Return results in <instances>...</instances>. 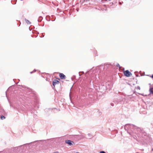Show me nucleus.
Instances as JSON below:
<instances>
[{
  "mask_svg": "<svg viewBox=\"0 0 153 153\" xmlns=\"http://www.w3.org/2000/svg\"><path fill=\"white\" fill-rule=\"evenodd\" d=\"M125 128H129V129L131 128H133L132 129L133 130H131L132 132L129 133L130 135H132V134H131L132 133H135V134L137 133V132L136 131V130H135V129L137 130V127L134 125L130 124H126L125 125Z\"/></svg>",
  "mask_w": 153,
  "mask_h": 153,
  "instance_id": "obj_1",
  "label": "nucleus"
},
{
  "mask_svg": "<svg viewBox=\"0 0 153 153\" xmlns=\"http://www.w3.org/2000/svg\"><path fill=\"white\" fill-rule=\"evenodd\" d=\"M124 75L127 77H129L132 75V74L128 70L124 71Z\"/></svg>",
  "mask_w": 153,
  "mask_h": 153,
  "instance_id": "obj_2",
  "label": "nucleus"
},
{
  "mask_svg": "<svg viewBox=\"0 0 153 153\" xmlns=\"http://www.w3.org/2000/svg\"><path fill=\"white\" fill-rule=\"evenodd\" d=\"M65 143L70 146L72 145L73 144V143H74L73 141L69 140H65Z\"/></svg>",
  "mask_w": 153,
  "mask_h": 153,
  "instance_id": "obj_3",
  "label": "nucleus"
},
{
  "mask_svg": "<svg viewBox=\"0 0 153 153\" xmlns=\"http://www.w3.org/2000/svg\"><path fill=\"white\" fill-rule=\"evenodd\" d=\"M59 81L56 79H55L53 82V86L54 87L55 85L56 84H59Z\"/></svg>",
  "mask_w": 153,
  "mask_h": 153,
  "instance_id": "obj_4",
  "label": "nucleus"
},
{
  "mask_svg": "<svg viewBox=\"0 0 153 153\" xmlns=\"http://www.w3.org/2000/svg\"><path fill=\"white\" fill-rule=\"evenodd\" d=\"M59 76L62 79H64L66 78L65 75L62 73H59Z\"/></svg>",
  "mask_w": 153,
  "mask_h": 153,
  "instance_id": "obj_5",
  "label": "nucleus"
},
{
  "mask_svg": "<svg viewBox=\"0 0 153 153\" xmlns=\"http://www.w3.org/2000/svg\"><path fill=\"white\" fill-rule=\"evenodd\" d=\"M0 112H1L2 114L5 115L6 114L5 111L2 108H1Z\"/></svg>",
  "mask_w": 153,
  "mask_h": 153,
  "instance_id": "obj_6",
  "label": "nucleus"
},
{
  "mask_svg": "<svg viewBox=\"0 0 153 153\" xmlns=\"http://www.w3.org/2000/svg\"><path fill=\"white\" fill-rule=\"evenodd\" d=\"M43 19L42 17L41 16H40L38 19V22H40Z\"/></svg>",
  "mask_w": 153,
  "mask_h": 153,
  "instance_id": "obj_7",
  "label": "nucleus"
},
{
  "mask_svg": "<svg viewBox=\"0 0 153 153\" xmlns=\"http://www.w3.org/2000/svg\"><path fill=\"white\" fill-rule=\"evenodd\" d=\"M150 93L153 94V88H151L149 90Z\"/></svg>",
  "mask_w": 153,
  "mask_h": 153,
  "instance_id": "obj_8",
  "label": "nucleus"
},
{
  "mask_svg": "<svg viewBox=\"0 0 153 153\" xmlns=\"http://www.w3.org/2000/svg\"><path fill=\"white\" fill-rule=\"evenodd\" d=\"M26 23L27 24H31V22L28 20L26 19H25Z\"/></svg>",
  "mask_w": 153,
  "mask_h": 153,
  "instance_id": "obj_9",
  "label": "nucleus"
},
{
  "mask_svg": "<svg viewBox=\"0 0 153 153\" xmlns=\"http://www.w3.org/2000/svg\"><path fill=\"white\" fill-rule=\"evenodd\" d=\"M5 117L3 116V115H1V120H3L4 119H5Z\"/></svg>",
  "mask_w": 153,
  "mask_h": 153,
  "instance_id": "obj_10",
  "label": "nucleus"
},
{
  "mask_svg": "<svg viewBox=\"0 0 153 153\" xmlns=\"http://www.w3.org/2000/svg\"><path fill=\"white\" fill-rule=\"evenodd\" d=\"M50 17L49 16H46V20L48 21H50V19H49Z\"/></svg>",
  "mask_w": 153,
  "mask_h": 153,
  "instance_id": "obj_11",
  "label": "nucleus"
},
{
  "mask_svg": "<svg viewBox=\"0 0 153 153\" xmlns=\"http://www.w3.org/2000/svg\"><path fill=\"white\" fill-rule=\"evenodd\" d=\"M88 135L89 136V137H90V138H91L92 137V135L91 134H88Z\"/></svg>",
  "mask_w": 153,
  "mask_h": 153,
  "instance_id": "obj_12",
  "label": "nucleus"
},
{
  "mask_svg": "<svg viewBox=\"0 0 153 153\" xmlns=\"http://www.w3.org/2000/svg\"><path fill=\"white\" fill-rule=\"evenodd\" d=\"M82 73V74H84V72H79V76H81V74H80V73Z\"/></svg>",
  "mask_w": 153,
  "mask_h": 153,
  "instance_id": "obj_13",
  "label": "nucleus"
},
{
  "mask_svg": "<svg viewBox=\"0 0 153 153\" xmlns=\"http://www.w3.org/2000/svg\"><path fill=\"white\" fill-rule=\"evenodd\" d=\"M36 71V70H34L33 71L31 72H30V74H31L32 73H33V72H35Z\"/></svg>",
  "mask_w": 153,
  "mask_h": 153,
  "instance_id": "obj_14",
  "label": "nucleus"
},
{
  "mask_svg": "<svg viewBox=\"0 0 153 153\" xmlns=\"http://www.w3.org/2000/svg\"><path fill=\"white\" fill-rule=\"evenodd\" d=\"M100 153H106L104 151H101L100 152Z\"/></svg>",
  "mask_w": 153,
  "mask_h": 153,
  "instance_id": "obj_15",
  "label": "nucleus"
},
{
  "mask_svg": "<svg viewBox=\"0 0 153 153\" xmlns=\"http://www.w3.org/2000/svg\"><path fill=\"white\" fill-rule=\"evenodd\" d=\"M117 66L120 68V65L118 64L117 65Z\"/></svg>",
  "mask_w": 153,
  "mask_h": 153,
  "instance_id": "obj_16",
  "label": "nucleus"
},
{
  "mask_svg": "<svg viewBox=\"0 0 153 153\" xmlns=\"http://www.w3.org/2000/svg\"><path fill=\"white\" fill-rule=\"evenodd\" d=\"M111 105L112 106H114V104L113 103H111Z\"/></svg>",
  "mask_w": 153,
  "mask_h": 153,
  "instance_id": "obj_17",
  "label": "nucleus"
},
{
  "mask_svg": "<svg viewBox=\"0 0 153 153\" xmlns=\"http://www.w3.org/2000/svg\"><path fill=\"white\" fill-rule=\"evenodd\" d=\"M119 4H121V2H119Z\"/></svg>",
  "mask_w": 153,
  "mask_h": 153,
  "instance_id": "obj_18",
  "label": "nucleus"
},
{
  "mask_svg": "<svg viewBox=\"0 0 153 153\" xmlns=\"http://www.w3.org/2000/svg\"><path fill=\"white\" fill-rule=\"evenodd\" d=\"M152 78H153V75H152Z\"/></svg>",
  "mask_w": 153,
  "mask_h": 153,
  "instance_id": "obj_19",
  "label": "nucleus"
},
{
  "mask_svg": "<svg viewBox=\"0 0 153 153\" xmlns=\"http://www.w3.org/2000/svg\"><path fill=\"white\" fill-rule=\"evenodd\" d=\"M146 134V133H144V135L145 136Z\"/></svg>",
  "mask_w": 153,
  "mask_h": 153,
  "instance_id": "obj_20",
  "label": "nucleus"
},
{
  "mask_svg": "<svg viewBox=\"0 0 153 153\" xmlns=\"http://www.w3.org/2000/svg\"><path fill=\"white\" fill-rule=\"evenodd\" d=\"M138 88L140 89V87H138Z\"/></svg>",
  "mask_w": 153,
  "mask_h": 153,
  "instance_id": "obj_21",
  "label": "nucleus"
},
{
  "mask_svg": "<svg viewBox=\"0 0 153 153\" xmlns=\"http://www.w3.org/2000/svg\"><path fill=\"white\" fill-rule=\"evenodd\" d=\"M70 98H71V95H70Z\"/></svg>",
  "mask_w": 153,
  "mask_h": 153,
  "instance_id": "obj_22",
  "label": "nucleus"
},
{
  "mask_svg": "<svg viewBox=\"0 0 153 153\" xmlns=\"http://www.w3.org/2000/svg\"><path fill=\"white\" fill-rule=\"evenodd\" d=\"M53 153H59L58 152H53Z\"/></svg>",
  "mask_w": 153,
  "mask_h": 153,
  "instance_id": "obj_23",
  "label": "nucleus"
},
{
  "mask_svg": "<svg viewBox=\"0 0 153 153\" xmlns=\"http://www.w3.org/2000/svg\"><path fill=\"white\" fill-rule=\"evenodd\" d=\"M76 153H79V152H76Z\"/></svg>",
  "mask_w": 153,
  "mask_h": 153,
  "instance_id": "obj_24",
  "label": "nucleus"
},
{
  "mask_svg": "<svg viewBox=\"0 0 153 153\" xmlns=\"http://www.w3.org/2000/svg\"><path fill=\"white\" fill-rule=\"evenodd\" d=\"M77 11H78V10L77 9Z\"/></svg>",
  "mask_w": 153,
  "mask_h": 153,
  "instance_id": "obj_25",
  "label": "nucleus"
}]
</instances>
